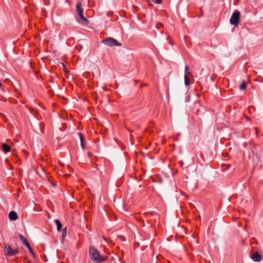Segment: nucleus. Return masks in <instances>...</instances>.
I'll list each match as a JSON object with an SVG mask.
<instances>
[{
  "mask_svg": "<svg viewBox=\"0 0 263 263\" xmlns=\"http://www.w3.org/2000/svg\"><path fill=\"white\" fill-rule=\"evenodd\" d=\"M77 16L76 18L77 21L81 25L86 26L89 23L88 20L84 14L83 9L82 8V0H77L76 5Z\"/></svg>",
  "mask_w": 263,
  "mask_h": 263,
  "instance_id": "obj_1",
  "label": "nucleus"
},
{
  "mask_svg": "<svg viewBox=\"0 0 263 263\" xmlns=\"http://www.w3.org/2000/svg\"><path fill=\"white\" fill-rule=\"evenodd\" d=\"M89 252L90 259L96 263L104 262L107 258V256L101 255L98 250L93 246L90 247Z\"/></svg>",
  "mask_w": 263,
  "mask_h": 263,
  "instance_id": "obj_2",
  "label": "nucleus"
},
{
  "mask_svg": "<svg viewBox=\"0 0 263 263\" xmlns=\"http://www.w3.org/2000/svg\"><path fill=\"white\" fill-rule=\"evenodd\" d=\"M240 13L239 11L236 10L230 19V23L231 24L237 26L240 22Z\"/></svg>",
  "mask_w": 263,
  "mask_h": 263,
  "instance_id": "obj_3",
  "label": "nucleus"
},
{
  "mask_svg": "<svg viewBox=\"0 0 263 263\" xmlns=\"http://www.w3.org/2000/svg\"><path fill=\"white\" fill-rule=\"evenodd\" d=\"M104 45L112 47V46H120L121 44L118 42L116 39L112 37H107L104 39L102 42Z\"/></svg>",
  "mask_w": 263,
  "mask_h": 263,
  "instance_id": "obj_4",
  "label": "nucleus"
},
{
  "mask_svg": "<svg viewBox=\"0 0 263 263\" xmlns=\"http://www.w3.org/2000/svg\"><path fill=\"white\" fill-rule=\"evenodd\" d=\"M252 259L254 261H260L262 259V256L257 252H256L252 255Z\"/></svg>",
  "mask_w": 263,
  "mask_h": 263,
  "instance_id": "obj_5",
  "label": "nucleus"
},
{
  "mask_svg": "<svg viewBox=\"0 0 263 263\" xmlns=\"http://www.w3.org/2000/svg\"><path fill=\"white\" fill-rule=\"evenodd\" d=\"M9 218L11 220H16L18 218L17 214L14 211H11L9 214Z\"/></svg>",
  "mask_w": 263,
  "mask_h": 263,
  "instance_id": "obj_6",
  "label": "nucleus"
},
{
  "mask_svg": "<svg viewBox=\"0 0 263 263\" xmlns=\"http://www.w3.org/2000/svg\"><path fill=\"white\" fill-rule=\"evenodd\" d=\"M7 249V255L9 256H12L15 254V251L13 250L10 246L6 247Z\"/></svg>",
  "mask_w": 263,
  "mask_h": 263,
  "instance_id": "obj_7",
  "label": "nucleus"
},
{
  "mask_svg": "<svg viewBox=\"0 0 263 263\" xmlns=\"http://www.w3.org/2000/svg\"><path fill=\"white\" fill-rule=\"evenodd\" d=\"M79 136L80 137V139L81 140V146L83 149L85 148V145L84 143V137L82 134V133H79Z\"/></svg>",
  "mask_w": 263,
  "mask_h": 263,
  "instance_id": "obj_8",
  "label": "nucleus"
},
{
  "mask_svg": "<svg viewBox=\"0 0 263 263\" xmlns=\"http://www.w3.org/2000/svg\"><path fill=\"white\" fill-rule=\"evenodd\" d=\"M2 146H3V150L5 153H8V152H10L11 148L8 145H7L6 143H4L2 145Z\"/></svg>",
  "mask_w": 263,
  "mask_h": 263,
  "instance_id": "obj_9",
  "label": "nucleus"
},
{
  "mask_svg": "<svg viewBox=\"0 0 263 263\" xmlns=\"http://www.w3.org/2000/svg\"><path fill=\"white\" fill-rule=\"evenodd\" d=\"M55 223L57 226V230L60 231L62 227L61 222L59 220H55Z\"/></svg>",
  "mask_w": 263,
  "mask_h": 263,
  "instance_id": "obj_10",
  "label": "nucleus"
},
{
  "mask_svg": "<svg viewBox=\"0 0 263 263\" xmlns=\"http://www.w3.org/2000/svg\"><path fill=\"white\" fill-rule=\"evenodd\" d=\"M187 77H188L187 73L184 74V84H185V85L186 86H189L190 84V81H189V80L188 79Z\"/></svg>",
  "mask_w": 263,
  "mask_h": 263,
  "instance_id": "obj_11",
  "label": "nucleus"
},
{
  "mask_svg": "<svg viewBox=\"0 0 263 263\" xmlns=\"http://www.w3.org/2000/svg\"><path fill=\"white\" fill-rule=\"evenodd\" d=\"M246 83L245 81H242L241 84L239 86V89L240 90H244L246 88Z\"/></svg>",
  "mask_w": 263,
  "mask_h": 263,
  "instance_id": "obj_12",
  "label": "nucleus"
},
{
  "mask_svg": "<svg viewBox=\"0 0 263 263\" xmlns=\"http://www.w3.org/2000/svg\"><path fill=\"white\" fill-rule=\"evenodd\" d=\"M20 238L24 244L25 243H26L27 241H28L27 240V238L25 236H24L23 235H22L21 234L20 235Z\"/></svg>",
  "mask_w": 263,
  "mask_h": 263,
  "instance_id": "obj_13",
  "label": "nucleus"
},
{
  "mask_svg": "<svg viewBox=\"0 0 263 263\" xmlns=\"http://www.w3.org/2000/svg\"><path fill=\"white\" fill-rule=\"evenodd\" d=\"M189 67L187 65L185 66L184 72L185 73H187V76L191 74V72L189 71Z\"/></svg>",
  "mask_w": 263,
  "mask_h": 263,
  "instance_id": "obj_14",
  "label": "nucleus"
},
{
  "mask_svg": "<svg viewBox=\"0 0 263 263\" xmlns=\"http://www.w3.org/2000/svg\"><path fill=\"white\" fill-rule=\"evenodd\" d=\"M162 26H163L162 23H157V25H156V28H157V29H159V28H160V27H161Z\"/></svg>",
  "mask_w": 263,
  "mask_h": 263,
  "instance_id": "obj_15",
  "label": "nucleus"
},
{
  "mask_svg": "<svg viewBox=\"0 0 263 263\" xmlns=\"http://www.w3.org/2000/svg\"><path fill=\"white\" fill-rule=\"evenodd\" d=\"M66 229L65 228L63 230L62 237L64 238V237H65L66 236Z\"/></svg>",
  "mask_w": 263,
  "mask_h": 263,
  "instance_id": "obj_16",
  "label": "nucleus"
},
{
  "mask_svg": "<svg viewBox=\"0 0 263 263\" xmlns=\"http://www.w3.org/2000/svg\"><path fill=\"white\" fill-rule=\"evenodd\" d=\"M30 112L35 117H36V111H34L33 110V109H30Z\"/></svg>",
  "mask_w": 263,
  "mask_h": 263,
  "instance_id": "obj_17",
  "label": "nucleus"
},
{
  "mask_svg": "<svg viewBox=\"0 0 263 263\" xmlns=\"http://www.w3.org/2000/svg\"><path fill=\"white\" fill-rule=\"evenodd\" d=\"M29 250V251L32 254V255L34 256V254L33 252L32 249H31V247L28 248Z\"/></svg>",
  "mask_w": 263,
  "mask_h": 263,
  "instance_id": "obj_18",
  "label": "nucleus"
},
{
  "mask_svg": "<svg viewBox=\"0 0 263 263\" xmlns=\"http://www.w3.org/2000/svg\"><path fill=\"white\" fill-rule=\"evenodd\" d=\"M44 3L45 5H48L49 4V0H44Z\"/></svg>",
  "mask_w": 263,
  "mask_h": 263,
  "instance_id": "obj_19",
  "label": "nucleus"
},
{
  "mask_svg": "<svg viewBox=\"0 0 263 263\" xmlns=\"http://www.w3.org/2000/svg\"><path fill=\"white\" fill-rule=\"evenodd\" d=\"M153 1L157 4H160L162 2V0H153Z\"/></svg>",
  "mask_w": 263,
  "mask_h": 263,
  "instance_id": "obj_20",
  "label": "nucleus"
},
{
  "mask_svg": "<svg viewBox=\"0 0 263 263\" xmlns=\"http://www.w3.org/2000/svg\"><path fill=\"white\" fill-rule=\"evenodd\" d=\"M40 130H44V125L42 124V123H40Z\"/></svg>",
  "mask_w": 263,
  "mask_h": 263,
  "instance_id": "obj_21",
  "label": "nucleus"
},
{
  "mask_svg": "<svg viewBox=\"0 0 263 263\" xmlns=\"http://www.w3.org/2000/svg\"><path fill=\"white\" fill-rule=\"evenodd\" d=\"M24 245L26 246L28 248L30 247V245H29L28 241H27L26 243H25Z\"/></svg>",
  "mask_w": 263,
  "mask_h": 263,
  "instance_id": "obj_22",
  "label": "nucleus"
},
{
  "mask_svg": "<svg viewBox=\"0 0 263 263\" xmlns=\"http://www.w3.org/2000/svg\"><path fill=\"white\" fill-rule=\"evenodd\" d=\"M87 155L89 157H91L92 156V154L89 152L87 153Z\"/></svg>",
  "mask_w": 263,
  "mask_h": 263,
  "instance_id": "obj_23",
  "label": "nucleus"
},
{
  "mask_svg": "<svg viewBox=\"0 0 263 263\" xmlns=\"http://www.w3.org/2000/svg\"><path fill=\"white\" fill-rule=\"evenodd\" d=\"M107 15H108V16H111V15H112V12H107Z\"/></svg>",
  "mask_w": 263,
  "mask_h": 263,
  "instance_id": "obj_24",
  "label": "nucleus"
},
{
  "mask_svg": "<svg viewBox=\"0 0 263 263\" xmlns=\"http://www.w3.org/2000/svg\"><path fill=\"white\" fill-rule=\"evenodd\" d=\"M70 175V174L69 173H66L64 175V176L67 177L68 176H69Z\"/></svg>",
  "mask_w": 263,
  "mask_h": 263,
  "instance_id": "obj_25",
  "label": "nucleus"
},
{
  "mask_svg": "<svg viewBox=\"0 0 263 263\" xmlns=\"http://www.w3.org/2000/svg\"><path fill=\"white\" fill-rule=\"evenodd\" d=\"M63 67H64V70H66V71H67V70H66V67H65V65L63 64Z\"/></svg>",
  "mask_w": 263,
  "mask_h": 263,
  "instance_id": "obj_26",
  "label": "nucleus"
},
{
  "mask_svg": "<svg viewBox=\"0 0 263 263\" xmlns=\"http://www.w3.org/2000/svg\"><path fill=\"white\" fill-rule=\"evenodd\" d=\"M1 81H2V80L0 79V87H1Z\"/></svg>",
  "mask_w": 263,
  "mask_h": 263,
  "instance_id": "obj_27",
  "label": "nucleus"
},
{
  "mask_svg": "<svg viewBox=\"0 0 263 263\" xmlns=\"http://www.w3.org/2000/svg\"><path fill=\"white\" fill-rule=\"evenodd\" d=\"M170 44H173V43L172 42H170Z\"/></svg>",
  "mask_w": 263,
  "mask_h": 263,
  "instance_id": "obj_28",
  "label": "nucleus"
},
{
  "mask_svg": "<svg viewBox=\"0 0 263 263\" xmlns=\"http://www.w3.org/2000/svg\"><path fill=\"white\" fill-rule=\"evenodd\" d=\"M122 238L124 240L125 239V237H122Z\"/></svg>",
  "mask_w": 263,
  "mask_h": 263,
  "instance_id": "obj_29",
  "label": "nucleus"
},
{
  "mask_svg": "<svg viewBox=\"0 0 263 263\" xmlns=\"http://www.w3.org/2000/svg\"><path fill=\"white\" fill-rule=\"evenodd\" d=\"M28 263H31V262H28Z\"/></svg>",
  "mask_w": 263,
  "mask_h": 263,
  "instance_id": "obj_30",
  "label": "nucleus"
}]
</instances>
